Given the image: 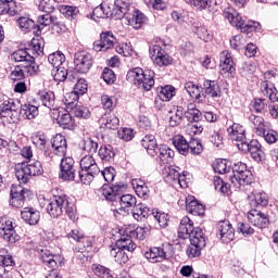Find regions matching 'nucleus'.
Here are the masks:
<instances>
[{
    "mask_svg": "<svg viewBox=\"0 0 278 278\" xmlns=\"http://www.w3.org/2000/svg\"><path fill=\"white\" fill-rule=\"evenodd\" d=\"M38 115V106L31 104L21 105L18 100H7L0 105V121L5 123H16L18 117L33 121Z\"/></svg>",
    "mask_w": 278,
    "mask_h": 278,
    "instance_id": "obj_1",
    "label": "nucleus"
},
{
    "mask_svg": "<svg viewBox=\"0 0 278 278\" xmlns=\"http://www.w3.org/2000/svg\"><path fill=\"white\" fill-rule=\"evenodd\" d=\"M99 193L106 199V201H111L112 211L116 212V214H121L122 216H127L132 207H136L138 201L136 197L132 194H124L118 195L114 192V189L110 187V185H104Z\"/></svg>",
    "mask_w": 278,
    "mask_h": 278,
    "instance_id": "obj_2",
    "label": "nucleus"
},
{
    "mask_svg": "<svg viewBox=\"0 0 278 278\" xmlns=\"http://www.w3.org/2000/svg\"><path fill=\"white\" fill-rule=\"evenodd\" d=\"M47 212L52 218H59L65 212L71 220H77V207L65 194L54 195L47 205Z\"/></svg>",
    "mask_w": 278,
    "mask_h": 278,
    "instance_id": "obj_3",
    "label": "nucleus"
},
{
    "mask_svg": "<svg viewBox=\"0 0 278 278\" xmlns=\"http://www.w3.org/2000/svg\"><path fill=\"white\" fill-rule=\"evenodd\" d=\"M178 238H181V240H187V238H189L190 244H200L201 247H205L206 244L203 229L199 227L194 228V223L188 216L182 217L180 220Z\"/></svg>",
    "mask_w": 278,
    "mask_h": 278,
    "instance_id": "obj_4",
    "label": "nucleus"
},
{
    "mask_svg": "<svg viewBox=\"0 0 278 278\" xmlns=\"http://www.w3.org/2000/svg\"><path fill=\"white\" fill-rule=\"evenodd\" d=\"M127 80L131 81L137 86V88H141V90L149 91L153 86H155V73L151 70H142L140 67H135L127 73Z\"/></svg>",
    "mask_w": 278,
    "mask_h": 278,
    "instance_id": "obj_5",
    "label": "nucleus"
},
{
    "mask_svg": "<svg viewBox=\"0 0 278 278\" xmlns=\"http://www.w3.org/2000/svg\"><path fill=\"white\" fill-rule=\"evenodd\" d=\"M101 173V169L99 168V165H97V161L90 155H85L80 160V172H79V179L81 184H85V186H90L92 184V180L97 175Z\"/></svg>",
    "mask_w": 278,
    "mask_h": 278,
    "instance_id": "obj_6",
    "label": "nucleus"
},
{
    "mask_svg": "<svg viewBox=\"0 0 278 278\" xmlns=\"http://www.w3.org/2000/svg\"><path fill=\"white\" fill-rule=\"evenodd\" d=\"M173 144L180 155H188V153H191V155H200V153H203V144H201L200 140L192 139L188 142L184 135L174 136Z\"/></svg>",
    "mask_w": 278,
    "mask_h": 278,
    "instance_id": "obj_7",
    "label": "nucleus"
},
{
    "mask_svg": "<svg viewBox=\"0 0 278 278\" xmlns=\"http://www.w3.org/2000/svg\"><path fill=\"white\" fill-rule=\"evenodd\" d=\"M42 173V164L39 161L27 163H18L15 165V177L20 184H27L29 177H37Z\"/></svg>",
    "mask_w": 278,
    "mask_h": 278,
    "instance_id": "obj_8",
    "label": "nucleus"
},
{
    "mask_svg": "<svg viewBox=\"0 0 278 278\" xmlns=\"http://www.w3.org/2000/svg\"><path fill=\"white\" fill-rule=\"evenodd\" d=\"M130 10L129 2L124 0H115L114 8L111 13H105L102 7H97L93 9V16H96V18H109L110 16H113V18L121 20L127 16Z\"/></svg>",
    "mask_w": 278,
    "mask_h": 278,
    "instance_id": "obj_9",
    "label": "nucleus"
},
{
    "mask_svg": "<svg viewBox=\"0 0 278 278\" xmlns=\"http://www.w3.org/2000/svg\"><path fill=\"white\" fill-rule=\"evenodd\" d=\"M230 181L233 188H240L251 184V172L247 169V165L243 162H237L232 166V176Z\"/></svg>",
    "mask_w": 278,
    "mask_h": 278,
    "instance_id": "obj_10",
    "label": "nucleus"
},
{
    "mask_svg": "<svg viewBox=\"0 0 278 278\" xmlns=\"http://www.w3.org/2000/svg\"><path fill=\"white\" fill-rule=\"evenodd\" d=\"M164 42L152 45L150 47V58L155 66H170L173 64V58L164 50Z\"/></svg>",
    "mask_w": 278,
    "mask_h": 278,
    "instance_id": "obj_11",
    "label": "nucleus"
},
{
    "mask_svg": "<svg viewBox=\"0 0 278 278\" xmlns=\"http://www.w3.org/2000/svg\"><path fill=\"white\" fill-rule=\"evenodd\" d=\"M170 249H173V245L169 243L152 247L148 252L144 253V257L146 260L150 261L151 264H159L160 262L168 260V255H170Z\"/></svg>",
    "mask_w": 278,
    "mask_h": 278,
    "instance_id": "obj_12",
    "label": "nucleus"
},
{
    "mask_svg": "<svg viewBox=\"0 0 278 278\" xmlns=\"http://www.w3.org/2000/svg\"><path fill=\"white\" fill-rule=\"evenodd\" d=\"M39 70L40 67L38 65H17L11 71L9 77L10 79H12V81H23V79H25L26 77H31V75H36Z\"/></svg>",
    "mask_w": 278,
    "mask_h": 278,
    "instance_id": "obj_13",
    "label": "nucleus"
},
{
    "mask_svg": "<svg viewBox=\"0 0 278 278\" xmlns=\"http://www.w3.org/2000/svg\"><path fill=\"white\" fill-rule=\"evenodd\" d=\"M74 66L77 73H88L92 68V54L80 51L74 55Z\"/></svg>",
    "mask_w": 278,
    "mask_h": 278,
    "instance_id": "obj_14",
    "label": "nucleus"
},
{
    "mask_svg": "<svg viewBox=\"0 0 278 278\" xmlns=\"http://www.w3.org/2000/svg\"><path fill=\"white\" fill-rule=\"evenodd\" d=\"M60 179L75 181V160L71 156L63 157L60 163Z\"/></svg>",
    "mask_w": 278,
    "mask_h": 278,
    "instance_id": "obj_15",
    "label": "nucleus"
},
{
    "mask_svg": "<svg viewBox=\"0 0 278 278\" xmlns=\"http://www.w3.org/2000/svg\"><path fill=\"white\" fill-rule=\"evenodd\" d=\"M36 252L40 262L46 266V268H50V270H55L58 268V261H55V255L49 250L47 245H38L36 248Z\"/></svg>",
    "mask_w": 278,
    "mask_h": 278,
    "instance_id": "obj_16",
    "label": "nucleus"
},
{
    "mask_svg": "<svg viewBox=\"0 0 278 278\" xmlns=\"http://www.w3.org/2000/svg\"><path fill=\"white\" fill-rule=\"evenodd\" d=\"M29 190L23 188L21 185H12L11 186V199L10 205L12 207L21 208L25 206V194H27Z\"/></svg>",
    "mask_w": 278,
    "mask_h": 278,
    "instance_id": "obj_17",
    "label": "nucleus"
},
{
    "mask_svg": "<svg viewBox=\"0 0 278 278\" xmlns=\"http://www.w3.org/2000/svg\"><path fill=\"white\" fill-rule=\"evenodd\" d=\"M114 45H116V37L112 31L102 33L100 39L93 42V50L97 52L110 51V49H114Z\"/></svg>",
    "mask_w": 278,
    "mask_h": 278,
    "instance_id": "obj_18",
    "label": "nucleus"
},
{
    "mask_svg": "<svg viewBox=\"0 0 278 278\" xmlns=\"http://www.w3.org/2000/svg\"><path fill=\"white\" fill-rule=\"evenodd\" d=\"M16 226H14V220L12 219H1L0 228L3 231V240H7V242H11V244H14V242H18L21 237L16 233L15 229Z\"/></svg>",
    "mask_w": 278,
    "mask_h": 278,
    "instance_id": "obj_19",
    "label": "nucleus"
},
{
    "mask_svg": "<svg viewBox=\"0 0 278 278\" xmlns=\"http://www.w3.org/2000/svg\"><path fill=\"white\" fill-rule=\"evenodd\" d=\"M248 220L254 227H258V229H265V227H268L269 223L268 215L260 211V208L249 211Z\"/></svg>",
    "mask_w": 278,
    "mask_h": 278,
    "instance_id": "obj_20",
    "label": "nucleus"
},
{
    "mask_svg": "<svg viewBox=\"0 0 278 278\" xmlns=\"http://www.w3.org/2000/svg\"><path fill=\"white\" fill-rule=\"evenodd\" d=\"M52 117L56 119V123L60 125V127H63V129H75V119H73V115L71 113H67L64 110H53Z\"/></svg>",
    "mask_w": 278,
    "mask_h": 278,
    "instance_id": "obj_21",
    "label": "nucleus"
},
{
    "mask_svg": "<svg viewBox=\"0 0 278 278\" xmlns=\"http://www.w3.org/2000/svg\"><path fill=\"white\" fill-rule=\"evenodd\" d=\"M217 231L222 242L228 244L236 237V230L231 226V223L227 219L217 224Z\"/></svg>",
    "mask_w": 278,
    "mask_h": 278,
    "instance_id": "obj_22",
    "label": "nucleus"
},
{
    "mask_svg": "<svg viewBox=\"0 0 278 278\" xmlns=\"http://www.w3.org/2000/svg\"><path fill=\"white\" fill-rule=\"evenodd\" d=\"M273 77H277V73L275 70H270L264 73L265 81L262 84L263 94L268 97L271 103H275L278 99L277 89L268 86V79H273Z\"/></svg>",
    "mask_w": 278,
    "mask_h": 278,
    "instance_id": "obj_23",
    "label": "nucleus"
},
{
    "mask_svg": "<svg viewBox=\"0 0 278 278\" xmlns=\"http://www.w3.org/2000/svg\"><path fill=\"white\" fill-rule=\"evenodd\" d=\"M220 73L222 75H226V73H236V63H233V58L231 56V53L229 51H223L220 53Z\"/></svg>",
    "mask_w": 278,
    "mask_h": 278,
    "instance_id": "obj_24",
    "label": "nucleus"
},
{
    "mask_svg": "<svg viewBox=\"0 0 278 278\" xmlns=\"http://www.w3.org/2000/svg\"><path fill=\"white\" fill-rule=\"evenodd\" d=\"M186 210L187 212H189V214H192L193 216L205 215V206L199 203V201H197V199H194V197L192 195H188L186 198Z\"/></svg>",
    "mask_w": 278,
    "mask_h": 278,
    "instance_id": "obj_25",
    "label": "nucleus"
},
{
    "mask_svg": "<svg viewBox=\"0 0 278 278\" xmlns=\"http://www.w3.org/2000/svg\"><path fill=\"white\" fill-rule=\"evenodd\" d=\"M11 60H14V62H23L21 66H38L36 61H34V56L27 52L25 49H20L12 53Z\"/></svg>",
    "mask_w": 278,
    "mask_h": 278,
    "instance_id": "obj_26",
    "label": "nucleus"
},
{
    "mask_svg": "<svg viewBox=\"0 0 278 278\" xmlns=\"http://www.w3.org/2000/svg\"><path fill=\"white\" fill-rule=\"evenodd\" d=\"M51 144L55 155H59L60 157L66 155V149L68 147L66 137L58 134L52 138Z\"/></svg>",
    "mask_w": 278,
    "mask_h": 278,
    "instance_id": "obj_27",
    "label": "nucleus"
},
{
    "mask_svg": "<svg viewBox=\"0 0 278 278\" xmlns=\"http://www.w3.org/2000/svg\"><path fill=\"white\" fill-rule=\"evenodd\" d=\"M227 132L235 142H242V140H247V130L244 129V126L240 124L233 123L228 127Z\"/></svg>",
    "mask_w": 278,
    "mask_h": 278,
    "instance_id": "obj_28",
    "label": "nucleus"
},
{
    "mask_svg": "<svg viewBox=\"0 0 278 278\" xmlns=\"http://www.w3.org/2000/svg\"><path fill=\"white\" fill-rule=\"evenodd\" d=\"M21 217L27 225H38L40 222V212L33 207H24L21 212Z\"/></svg>",
    "mask_w": 278,
    "mask_h": 278,
    "instance_id": "obj_29",
    "label": "nucleus"
},
{
    "mask_svg": "<svg viewBox=\"0 0 278 278\" xmlns=\"http://www.w3.org/2000/svg\"><path fill=\"white\" fill-rule=\"evenodd\" d=\"M141 146L151 157L157 155V139H155L154 135H146L141 140Z\"/></svg>",
    "mask_w": 278,
    "mask_h": 278,
    "instance_id": "obj_30",
    "label": "nucleus"
},
{
    "mask_svg": "<svg viewBox=\"0 0 278 278\" xmlns=\"http://www.w3.org/2000/svg\"><path fill=\"white\" fill-rule=\"evenodd\" d=\"M224 18H227L232 27H237V29H241L244 23V20H242V16H240V13L231 8L225 9Z\"/></svg>",
    "mask_w": 278,
    "mask_h": 278,
    "instance_id": "obj_31",
    "label": "nucleus"
},
{
    "mask_svg": "<svg viewBox=\"0 0 278 278\" xmlns=\"http://www.w3.org/2000/svg\"><path fill=\"white\" fill-rule=\"evenodd\" d=\"M128 24L130 27H134V29H140L142 28V25L147 23V16H144V13L140 12L139 10H132L131 16H127Z\"/></svg>",
    "mask_w": 278,
    "mask_h": 278,
    "instance_id": "obj_32",
    "label": "nucleus"
},
{
    "mask_svg": "<svg viewBox=\"0 0 278 278\" xmlns=\"http://www.w3.org/2000/svg\"><path fill=\"white\" fill-rule=\"evenodd\" d=\"M38 99L45 108L55 110V93L53 91H39Z\"/></svg>",
    "mask_w": 278,
    "mask_h": 278,
    "instance_id": "obj_33",
    "label": "nucleus"
},
{
    "mask_svg": "<svg viewBox=\"0 0 278 278\" xmlns=\"http://www.w3.org/2000/svg\"><path fill=\"white\" fill-rule=\"evenodd\" d=\"M100 125L105 127L106 129H118V125H121V119L112 113L104 114L100 121Z\"/></svg>",
    "mask_w": 278,
    "mask_h": 278,
    "instance_id": "obj_34",
    "label": "nucleus"
},
{
    "mask_svg": "<svg viewBox=\"0 0 278 278\" xmlns=\"http://www.w3.org/2000/svg\"><path fill=\"white\" fill-rule=\"evenodd\" d=\"M185 90L188 92V94H190V97H192V99L199 101V103L205 101V94L201 93L202 88L194 85V83H186Z\"/></svg>",
    "mask_w": 278,
    "mask_h": 278,
    "instance_id": "obj_35",
    "label": "nucleus"
},
{
    "mask_svg": "<svg viewBox=\"0 0 278 278\" xmlns=\"http://www.w3.org/2000/svg\"><path fill=\"white\" fill-rule=\"evenodd\" d=\"M110 255L117 262V264H127L129 256L125 253V250L113 244L110 247Z\"/></svg>",
    "mask_w": 278,
    "mask_h": 278,
    "instance_id": "obj_36",
    "label": "nucleus"
},
{
    "mask_svg": "<svg viewBox=\"0 0 278 278\" xmlns=\"http://www.w3.org/2000/svg\"><path fill=\"white\" fill-rule=\"evenodd\" d=\"M204 88H205V92L206 94H208V97L214 98H218L220 99V97H223V91H220V86H218V84L214 80H204L203 84Z\"/></svg>",
    "mask_w": 278,
    "mask_h": 278,
    "instance_id": "obj_37",
    "label": "nucleus"
},
{
    "mask_svg": "<svg viewBox=\"0 0 278 278\" xmlns=\"http://www.w3.org/2000/svg\"><path fill=\"white\" fill-rule=\"evenodd\" d=\"M251 154L252 160L255 162H262L264 159V151H262V144H260V141L252 140L250 142V150L249 152Z\"/></svg>",
    "mask_w": 278,
    "mask_h": 278,
    "instance_id": "obj_38",
    "label": "nucleus"
},
{
    "mask_svg": "<svg viewBox=\"0 0 278 278\" xmlns=\"http://www.w3.org/2000/svg\"><path fill=\"white\" fill-rule=\"evenodd\" d=\"M151 215V210L142 204H136L135 206V211L132 213V218H135V220H138V223L142 222L143 218H149V216Z\"/></svg>",
    "mask_w": 278,
    "mask_h": 278,
    "instance_id": "obj_39",
    "label": "nucleus"
},
{
    "mask_svg": "<svg viewBox=\"0 0 278 278\" xmlns=\"http://www.w3.org/2000/svg\"><path fill=\"white\" fill-rule=\"evenodd\" d=\"M185 116L189 123H199V121L203 118V114L194 106V104H188L187 110L185 111Z\"/></svg>",
    "mask_w": 278,
    "mask_h": 278,
    "instance_id": "obj_40",
    "label": "nucleus"
},
{
    "mask_svg": "<svg viewBox=\"0 0 278 278\" xmlns=\"http://www.w3.org/2000/svg\"><path fill=\"white\" fill-rule=\"evenodd\" d=\"M249 121L252 123L254 128L256 129L258 136H262L266 129H268V123L264 121V117L257 115H251Z\"/></svg>",
    "mask_w": 278,
    "mask_h": 278,
    "instance_id": "obj_41",
    "label": "nucleus"
},
{
    "mask_svg": "<svg viewBox=\"0 0 278 278\" xmlns=\"http://www.w3.org/2000/svg\"><path fill=\"white\" fill-rule=\"evenodd\" d=\"M184 116H186V109L184 106H177L169 117L170 127H178L180 123H184Z\"/></svg>",
    "mask_w": 278,
    "mask_h": 278,
    "instance_id": "obj_42",
    "label": "nucleus"
},
{
    "mask_svg": "<svg viewBox=\"0 0 278 278\" xmlns=\"http://www.w3.org/2000/svg\"><path fill=\"white\" fill-rule=\"evenodd\" d=\"M116 247L124 251H136V243L131 240L129 235H123L115 243Z\"/></svg>",
    "mask_w": 278,
    "mask_h": 278,
    "instance_id": "obj_43",
    "label": "nucleus"
},
{
    "mask_svg": "<svg viewBox=\"0 0 278 278\" xmlns=\"http://www.w3.org/2000/svg\"><path fill=\"white\" fill-rule=\"evenodd\" d=\"M86 92H88V84L86 83V79L80 78L74 86V90L71 92V96L74 97V101H77V99H79V97L83 94H86Z\"/></svg>",
    "mask_w": 278,
    "mask_h": 278,
    "instance_id": "obj_44",
    "label": "nucleus"
},
{
    "mask_svg": "<svg viewBox=\"0 0 278 278\" xmlns=\"http://www.w3.org/2000/svg\"><path fill=\"white\" fill-rule=\"evenodd\" d=\"M159 159L161 160L162 164H169L173 162V157H175V151L170 149L168 146H161Z\"/></svg>",
    "mask_w": 278,
    "mask_h": 278,
    "instance_id": "obj_45",
    "label": "nucleus"
},
{
    "mask_svg": "<svg viewBox=\"0 0 278 278\" xmlns=\"http://www.w3.org/2000/svg\"><path fill=\"white\" fill-rule=\"evenodd\" d=\"M59 12H61V14H63V16L70 21H75V18L79 16V9L77 7L61 5L59 8Z\"/></svg>",
    "mask_w": 278,
    "mask_h": 278,
    "instance_id": "obj_46",
    "label": "nucleus"
},
{
    "mask_svg": "<svg viewBox=\"0 0 278 278\" xmlns=\"http://www.w3.org/2000/svg\"><path fill=\"white\" fill-rule=\"evenodd\" d=\"M48 62L51 64L52 68H58L60 66H64V62H66V56L62 52H54L48 56Z\"/></svg>",
    "mask_w": 278,
    "mask_h": 278,
    "instance_id": "obj_47",
    "label": "nucleus"
},
{
    "mask_svg": "<svg viewBox=\"0 0 278 278\" xmlns=\"http://www.w3.org/2000/svg\"><path fill=\"white\" fill-rule=\"evenodd\" d=\"M157 94L161 101H169L173 97H175V87L170 85L161 87L157 89Z\"/></svg>",
    "mask_w": 278,
    "mask_h": 278,
    "instance_id": "obj_48",
    "label": "nucleus"
},
{
    "mask_svg": "<svg viewBox=\"0 0 278 278\" xmlns=\"http://www.w3.org/2000/svg\"><path fill=\"white\" fill-rule=\"evenodd\" d=\"M51 75L54 81H66V77H68V70H66L64 65L52 67Z\"/></svg>",
    "mask_w": 278,
    "mask_h": 278,
    "instance_id": "obj_49",
    "label": "nucleus"
},
{
    "mask_svg": "<svg viewBox=\"0 0 278 278\" xmlns=\"http://www.w3.org/2000/svg\"><path fill=\"white\" fill-rule=\"evenodd\" d=\"M98 155L102 162H110V160H113L115 155L114 148H112V146H101L98 151Z\"/></svg>",
    "mask_w": 278,
    "mask_h": 278,
    "instance_id": "obj_50",
    "label": "nucleus"
},
{
    "mask_svg": "<svg viewBox=\"0 0 278 278\" xmlns=\"http://www.w3.org/2000/svg\"><path fill=\"white\" fill-rule=\"evenodd\" d=\"M30 50L36 53V55H43L45 51V39L41 37L33 38L30 41Z\"/></svg>",
    "mask_w": 278,
    "mask_h": 278,
    "instance_id": "obj_51",
    "label": "nucleus"
},
{
    "mask_svg": "<svg viewBox=\"0 0 278 278\" xmlns=\"http://www.w3.org/2000/svg\"><path fill=\"white\" fill-rule=\"evenodd\" d=\"M186 3L195 10H210L212 8V0H186Z\"/></svg>",
    "mask_w": 278,
    "mask_h": 278,
    "instance_id": "obj_52",
    "label": "nucleus"
},
{
    "mask_svg": "<svg viewBox=\"0 0 278 278\" xmlns=\"http://www.w3.org/2000/svg\"><path fill=\"white\" fill-rule=\"evenodd\" d=\"M251 201H255L256 205L261 207H266L268 205V195L266 192H253L252 195H250Z\"/></svg>",
    "mask_w": 278,
    "mask_h": 278,
    "instance_id": "obj_53",
    "label": "nucleus"
},
{
    "mask_svg": "<svg viewBox=\"0 0 278 278\" xmlns=\"http://www.w3.org/2000/svg\"><path fill=\"white\" fill-rule=\"evenodd\" d=\"M38 10L51 14L55 11V0H39Z\"/></svg>",
    "mask_w": 278,
    "mask_h": 278,
    "instance_id": "obj_54",
    "label": "nucleus"
},
{
    "mask_svg": "<svg viewBox=\"0 0 278 278\" xmlns=\"http://www.w3.org/2000/svg\"><path fill=\"white\" fill-rule=\"evenodd\" d=\"M165 180L167 184H170L172 186H177V179L180 175L179 170L175 169V167H167L165 168Z\"/></svg>",
    "mask_w": 278,
    "mask_h": 278,
    "instance_id": "obj_55",
    "label": "nucleus"
},
{
    "mask_svg": "<svg viewBox=\"0 0 278 278\" xmlns=\"http://www.w3.org/2000/svg\"><path fill=\"white\" fill-rule=\"evenodd\" d=\"M83 149L84 151H87V153H90V155H94L99 149V143L91 138H86L84 140Z\"/></svg>",
    "mask_w": 278,
    "mask_h": 278,
    "instance_id": "obj_56",
    "label": "nucleus"
},
{
    "mask_svg": "<svg viewBox=\"0 0 278 278\" xmlns=\"http://www.w3.org/2000/svg\"><path fill=\"white\" fill-rule=\"evenodd\" d=\"M55 18L51 16V13H47L45 15H40L37 20L38 29H42V27H49V25H53Z\"/></svg>",
    "mask_w": 278,
    "mask_h": 278,
    "instance_id": "obj_57",
    "label": "nucleus"
},
{
    "mask_svg": "<svg viewBox=\"0 0 278 278\" xmlns=\"http://www.w3.org/2000/svg\"><path fill=\"white\" fill-rule=\"evenodd\" d=\"M72 114L75 118H90V110L86 106L76 105L72 109Z\"/></svg>",
    "mask_w": 278,
    "mask_h": 278,
    "instance_id": "obj_58",
    "label": "nucleus"
},
{
    "mask_svg": "<svg viewBox=\"0 0 278 278\" xmlns=\"http://www.w3.org/2000/svg\"><path fill=\"white\" fill-rule=\"evenodd\" d=\"M94 275H97L99 278H114V273H112L110 268L103 265H98L94 268Z\"/></svg>",
    "mask_w": 278,
    "mask_h": 278,
    "instance_id": "obj_59",
    "label": "nucleus"
},
{
    "mask_svg": "<svg viewBox=\"0 0 278 278\" xmlns=\"http://www.w3.org/2000/svg\"><path fill=\"white\" fill-rule=\"evenodd\" d=\"M229 162L227 160H217L213 166L215 173H218L219 175H225V173H228L229 170Z\"/></svg>",
    "mask_w": 278,
    "mask_h": 278,
    "instance_id": "obj_60",
    "label": "nucleus"
},
{
    "mask_svg": "<svg viewBox=\"0 0 278 278\" xmlns=\"http://www.w3.org/2000/svg\"><path fill=\"white\" fill-rule=\"evenodd\" d=\"M102 106L104 110H109L112 112L116 108V98L110 96H102L101 97Z\"/></svg>",
    "mask_w": 278,
    "mask_h": 278,
    "instance_id": "obj_61",
    "label": "nucleus"
},
{
    "mask_svg": "<svg viewBox=\"0 0 278 278\" xmlns=\"http://www.w3.org/2000/svg\"><path fill=\"white\" fill-rule=\"evenodd\" d=\"M18 25L23 31H31L36 27V23L28 17H20Z\"/></svg>",
    "mask_w": 278,
    "mask_h": 278,
    "instance_id": "obj_62",
    "label": "nucleus"
},
{
    "mask_svg": "<svg viewBox=\"0 0 278 278\" xmlns=\"http://www.w3.org/2000/svg\"><path fill=\"white\" fill-rule=\"evenodd\" d=\"M202 249H205V245H201L199 243H190L187 249L188 257H199V255H201Z\"/></svg>",
    "mask_w": 278,
    "mask_h": 278,
    "instance_id": "obj_63",
    "label": "nucleus"
},
{
    "mask_svg": "<svg viewBox=\"0 0 278 278\" xmlns=\"http://www.w3.org/2000/svg\"><path fill=\"white\" fill-rule=\"evenodd\" d=\"M195 34L200 40H203L204 42H210L213 38L212 33H210L205 26L197 27Z\"/></svg>",
    "mask_w": 278,
    "mask_h": 278,
    "instance_id": "obj_64",
    "label": "nucleus"
}]
</instances>
